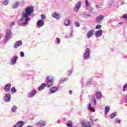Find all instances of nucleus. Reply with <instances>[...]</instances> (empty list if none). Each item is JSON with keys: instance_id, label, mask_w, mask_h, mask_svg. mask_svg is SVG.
Listing matches in <instances>:
<instances>
[{"instance_id": "nucleus-1", "label": "nucleus", "mask_w": 127, "mask_h": 127, "mask_svg": "<svg viewBox=\"0 0 127 127\" xmlns=\"http://www.w3.org/2000/svg\"><path fill=\"white\" fill-rule=\"evenodd\" d=\"M34 8L32 6L27 7L25 12L22 14V18L19 21L18 24L21 26H25L27 24V22L30 21V18L28 16L31 15V13H33Z\"/></svg>"}, {"instance_id": "nucleus-2", "label": "nucleus", "mask_w": 127, "mask_h": 127, "mask_svg": "<svg viewBox=\"0 0 127 127\" xmlns=\"http://www.w3.org/2000/svg\"><path fill=\"white\" fill-rule=\"evenodd\" d=\"M12 35V34H11V31L10 29H7L6 32V36L5 37V39L4 40V42L5 43L8 39H10L11 38V36Z\"/></svg>"}, {"instance_id": "nucleus-3", "label": "nucleus", "mask_w": 127, "mask_h": 127, "mask_svg": "<svg viewBox=\"0 0 127 127\" xmlns=\"http://www.w3.org/2000/svg\"><path fill=\"white\" fill-rule=\"evenodd\" d=\"M47 85L48 87H51L53 85V77L51 76H48L47 77Z\"/></svg>"}, {"instance_id": "nucleus-4", "label": "nucleus", "mask_w": 127, "mask_h": 127, "mask_svg": "<svg viewBox=\"0 0 127 127\" xmlns=\"http://www.w3.org/2000/svg\"><path fill=\"white\" fill-rule=\"evenodd\" d=\"M89 56H90V49L87 48L84 54V57L85 59H87L89 58Z\"/></svg>"}, {"instance_id": "nucleus-5", "label": "nucleus", "mask_w": 127, "mask_h": 127, "mask_svg": "<svg viewBox=\"0 0 127 127\" xmlns=\"http://www.w3.org/2000/svg\"><path fill=\"white\" fill-rule=\"evenodd\" d=\"M37 126H38V127H44L46 125V123H45V121H42V120H41L40 122L37 123L36 124Z\"/></svg>"}, {"instance_id": "nucleus-6", "label": "nucleus", "mask_w": 127, "mask_h": 127, "mask_svg": "<svg viewBox=\"0 0 127 127\" xmlns=\"http://www.w3.org/2000/svg\"><path fill=\"white\" fill-rule=\"evenodd\" d=\"M37 26L42 27V26H43V25H44V21H43L42 20H38L37 22Z\"/></svg>"}, {"instance_id": "nucleus-7", "label": "nucleus", "mask_w": 127, "mask_h": 127, "mask_svg": "<svg viewBox=\"0 0 127 127\" xmlns=\"http://www.w3.org/2000/svg\"><path fill=\"white\" fill-rule=\"evenodd\" d=\"M94 30H90L87 34V38H90V37H92V35L94 34Z\"/></svg>"}, {"instance_id": "nucleus-8", "label": "nucleus", "mask_w": 127, "mask_h": 127, "mask_svg": "<svg viewBox=\"0 0 127 127\" xmlns=\"http://www.w3.org/2000/svg\"><path fill=\"white\" fill-rule=\"evenodd\" d=\"M10 87H11V85L10 84H6L4 87V90L6 92H9L10 91Z\"/></svg>"}, {"instance_id": "nucleus-9", "label": "nucleus", "mask_w": 127, "mask_h": 127, "mask_svg": "<svg viewBox=\"0 0 127 127\" xmlns=\"http://www.w3.org/2000/svg\"><path fill=\"white\" fill-rule=\"evenodd\" d=\"M52 15L53 17H55V18H56V19H59V18H60V14H59L56 12H54L52 14Z\"/></svg>"}, {"instance_id": "nucleus-10", "label": "nucleus", "mask_w": 127, "mask_h": 127, "mask_svg": "<svg viewBox=\"0 0 127 127\" xmlns=\"http://www.w3.org/2000/svg\"><path fill=\"white\" fill-rule=\"evenodd\" d=\"M22 45V42L21 41H17L15 43V45L14 46V48H17L19 46Z\"/></svg>"}, {"instance_id": "nucleus-11", "label": "nucleus", "mask_w": 127, "mask_h": 127, "mask_svg": "<svg viewBox=\"0 0 127 127\" xmlns=\"http://www.w3.org/2000/svg\"><path fill=\"white\" fill-rule=\"evenodd\" d=\"M23 121H19L13 127H22L23 126Z\"/></svg>"}, {"instance_id": "nucleus-12", "label": "nucleus", "mask_w": 127, "mask_h": 127, "mask_svg": "<svg viewBox=\"0 0 127 127\" xmlns=\"http://www.w3.org/2000/svg\"><path fill=\"white\" fill-rule=\"evenodd\" d=\"M81 7V2H78L76 5V7L75 8V11H79V8H80V7Z\"/></svg>"}, {"instance_id": "nucleus-13", "label": "nucleus", "mask_w": 127, "mask_h": 127, "mask_svg": "<svg viewBox=\"0 0 127 127\" xmlns=\"http://www.w3.org/2000/svg\"><path fill=\"white\" fill-rule=\"evenodd\" d=\"M102 32H103V31L102 30L97 31L95 33V35L96 37H100V36L102 35Z\"/></svg>"}, {"instance_id": "nucleus-14", "label": "nucleus", "mask_w": 127, "mask_h": 127, "mask_svg": "<svg viewBox=\"0 0 127 127\" xmlns=\"http://www.w3.org/2000/svg\"><path fill=\"white\" fill-rule=\"evenodd\" d=\"M5 102H9L10 101V95L8 94H6L4 98Z\"/></svg>"}, {"instance_id": "nucleus-15", "label": "nucleus", "mask_w": 127, "mask_h": 127, "mask_svg": "<svg viewBox=\"0 0 127 127\" xmlns=\"http://www.w3.org/2000/svg\"><path fill=\"white\" fill-rule=\"evenodd\" d=\"M16 60H17V57L14 56L11 59V64L13 65L16 62Z\"/></svg>"}, {"instance_id": "nucleus-16", "label": "nucleus", "mask_w": 127, "mask_h": 127, "mask_svg": "<svg viewBox=\"0 0 127 127\" xmlns=\"http://www.w3.org/2000/svg\"><path fill=\"white\" fill-rule=\"evenodd\" d=\"M81 125H83L82 127H91V125H90V123H85V122H82L81 123Z\"/></svg>"}, {"instance_id": "nucleus-17", "label": "nucleus", "mask_w": 127, "mask_h": 127, "mask_svg": "<svg viewBox=\"0 0 127 127\" xmlns=\"http://www.w3.org/2000/svg\"><path fill=\"white\" fill-rule=\"evenodd\" d=\"M103 18H104V16H103V15H100L97 18L96 20L97 22H101Z\"/></svg>"}, {"instance_id": "nucleus-18", "label": "nucleus", "mask_w": 127, "mask_h": 127, "mask_svg": "<svg viewBox=\"0 0 127 127\" xmlns=\"http://www.w3.org/2000/svg\"><path fill=\"white\" fill-rule=\"evenodd\" d=\"M35 93H36V91L35 90H33L31 92H30L28 94L29 98H31V97H33V96L35 95Z\"/></svg>"}, {"instance_id": "nucleus-19", "label": "nucleus", "mask_w": 127, "mask_h": 127, "mask_svg": "<svg viewBox=\"0 0 127 127\" xmlns=\"http://www.w3.org/2000/svg\"><path fill=\"white\" fill-rule=\"evenodd\" d=\"M57 90L58 89L57 87H53L50 90V94H53V93H55Z\"/></svg>"}, {"instance_id": "nucleus-20", "label": "nucleus", "mask_w": 127, "mask_h": 127, "mask_svg": "<svg viewBox=\"0 0 127 127\" xmlns=\"http://www.w3.org/2000/svg\"><path fill=\"white\" fill-rule=\"evenodd\" d=\"M45 87H46V83H43L39 87V91H41L42 90H43L45 88Z\"/></svg>"}, {"instance_id": "nucleus-21", "label": "nucleus", "mask_w": 127, "mask_h": 127, "mask_svg": "<svg viewBox=\"0 0 127 127\" xmlns=\"http://www.w3.org/2000/svg\"><path fill=\"white\" fill-rule=\"evenodd\" d=\"M96 99H101V98H102V93H101V92H97L96 93Z\"/></svg>"}, {"instance_id": "nucleus-22", "label": "nucleus", "mask_w": 127, "mask_h": 127, "mask_svg": "<svg viewBox=\"0 0 127 127\" xmlns=\"http://www.w3.org/2000/svg\"><path fill=\"white\" fill-rule=\"evenodd\" d=\"M88 110H90V111H92V112H95L96 110L95 109L93 108L92 107V106L91 105V103H89L88 106Z\"/></svg>"}, {"instance_id": "nucleus-23", "label": "nucleus", "mask_w": 127, "mask_h": 127, "mask_svg": "<svg viewBox=\"0 0 127 127\" xmlns=\"http://www.w3.org/2000/svg\"><path fill=\"white\" fill-rule=\"evenodd\" d=\"M70 24V21L69 20H65L64 21V25L68 26Z\"/></svg>"}, {"instance_id": "nucleus-24", "label": "nucleus", "mask_w": 127, "mask_h": 127, "mask_svg": "<svg viewBox=\"0 0 127 127\" xmlns=\"http://www.w3.org/2000/svg\"><path fill=\"white\" fill-rule=\"evenodd\" d=\"M109 111H110V107H106L105 108V110L106 115H107V114H108V113H109Z\"/></svg>"}, {"instance_id": "nucleus-25", "label": "nucleus", "mask_w": 127, "mask_h": 127, "mask_svg": "<svg viewBox=\"0 0 127 127\" xmlns=\"http://www.w3.org/2000/svg\"><path fill=\"white\" fill-rule=\"evenodd\" d=\"M116 116H117V113L114 112L110 115V117L112 119H114Z\"/></svg>"}, {"instance_id": "nucleus-26", "label": "nucleus", "mask_w": 127, "mask_h": 127, "mask_svg": "<svg viewBox=\"0 0 127 127\" xmlns=\"http://www.w3.org/2000/svg\"><path fill=\"white\" fill-rule=\"evenodd\" d=\"M18 5H19V3H16L15 4L13 5L12 7L13 8H16V7L18 6Z\"/></svg>"}, {"instance_id": "nucleus-27", "label": "nucleus", "mask_w": 127, "mask_h": 127, "mask_svg": "<svg viewBox=\"0 0 127 127\" xmlns=\"http://www.w3.org/2000/svg\"><path fill=\"white\" fill-rule=\"evenodd\" d=\"M17 107L15 106H14L12 108V112H14L16 111Z\"/></svg>"}, {"instance_id": "nucleus-28", "label": "nucleus", "mask_w": 127, "mask_h": 127, "mask_svg": "<svg viewBox=\"0 0 127 127\" xmlns=\"http://www.w3.org/2000/svg\"><path fill=\"white\" fill-rule=\"evenodd\" d=\"M126 89H127V83L125 84L123 86V91L125 92Z\"/></svg>"}, {"instance_id": "nucleus-29", "label": "nucleus", "mask_w": 127, "mask_h": 127, "mask_svg": "<svg viewBox=\"0 0 127 127\" xmlns=\"http://www.w3.org/2000/svg\"><path fill=\"white\" fill-rule=\"evenodd\" d=\"M11 92L12 93H15L16 92V90L15 89V88L12 87L11 89Z\"/></svg>"}, {"instance_id": "nucleus-30", "label": "nucleus", "mask_w": 127, "mask_h": 127, "mask_svg": "<svg viewBox=\"0 0 127 127\" xmlns=\"http://www.w3.org/2000/svg\"><path fill=\"white\" fill-rule=\"evenodd\" d=\"M89 1H88V0H85V5L87 7V6H89Z\"/></svg>"}, {"instance_id": "nucleus-31", "label": "nucleus", "mask_w": 127, "mask_h": 127, "mask_svg": "<svg viewBox=\"0 0 127 127\" xmlns=\"http://www.w3.org/2000/svg\"><path fill=\"white\" fill-rule=\"evenodd\" d=\"M8 3V0H5L3 2V4L6 5Z\"/></svg>"}, {"instance_id": "nucleus-32", "label": "nucleus", "mask_w": 127, "mask_h": 127, "mask_svg": "<svg viewBox=\"0 0 127 127\" xmlns=\"http://www.w3.org/2000/svg\"><path fill=\"white\" fill-rule=\"evenodd\" d=\"M89 16H91V15L90 14H83V17H89Z\"/></svg>"}, {"instance_id": "nucleus-33", "label": "nucleus", "mask_w": 127, "mask_h": 127, "mask_svg": "<svg viewBox=\"0 0 127 127\" xmlns=\"http://www.w3.org/2000/svg\"><path fill=\"white\" fill-rule=\"evenodd\" d=\"M75 25L76 27H79V26H80V23H79L78 22H75Z\"/></svg>"}, {"instance_id": "nucleus-34", "label": "nucleus", "mask_w": 127, "mask_h": 127, "mask_svg": "<svg viewBox=\"0 0 127 127\" xmlns=\"http://www.w3.org/2000/svg\"><path fill=\"white\" fill-rule=\"evenodd\" d=\"M57 40V43H58V44H59V43H60V39L59 38H57L56 39Z\"/></svg>"}, {"instance_id": "nucleus-35", "label": "nucleus", "mask_w": 127, "mask_h": 127, "mask_svg": "<svg viewBox=\"0 0 127 127\" xmlns=\"http://www.w3.org/2000/svg\"><path fill=\"white\" fill-rule=\"evenodd\" d=\"M46 16L45 15L42 14L41 15V18L42 19H45Z\"/></svg>"}, {"instance_id": "nucleus-36", "label": "nucleus", "mask_w": 127, "mask_h": 127, "mask_svg": "<svg viewBox=\"0 0 127 127\" xmlns=\"http://www.w3.org/2000/svg\"><path fill=\"white\" fill-rule=\"evenodd\" d=\"M101 25H97L96 26V29H100V28H101Z\"/></svg>"}, {"instance_id": "nucleus-37", "label": "nucleus", "mask_w": 127, "mask_h": 127, "mask_svg": "<svg viewBox=\"0 0 127 127\" xmlns=\"http://www.w3.org/2000/svg\"><path fill=\"white\" fill-rule=\"evenodd\" d=\"M91 84H92V80H90L89 81H88L86 83V85H87V86H89V85H91Z\"/></svg>"}, {"instance_id": "nucleus-38", "label": "nucleus", "mask_w": 127, "mask_h": 127, "mask_svg": "<svg viewBox=\"0 0 127 127\" xmlns=\"http://www.w3.org/2000/svg\"><path fill=\"white\" fill-rule=\"evenodd\" d=\"M64 81H66V79L64 78V79H62L60 81V83L61 84H62V83H63V82H64Z\"/></svg>"}, {"instance_id": "nucleus-39", "label": "nucleus", "mask_w": 127, "mask_h": 127, "mask_svg": "<svg viewBox=\"0 0 127 127\" xmlns=\"http://www.w3.org/2000/svg\"><path fill=\"white\" fill-rule=\"evenodd\" d=\"M67 126L68 127H72V124L71 123H69L67 124Z\"/></svg>"}, {"instance_id": "nucleus-40", "label": "nucleus", "mask_w": 127, "mask_h": 127, "mask_svg": "<svg viewBox=\"0 0 127 127\" xmlns=\"http://www.w3.org/2000/svg\"><path fill=\"white\" fill-rule=\"evenodd\" d=\"M20 56L21 57H24V53L23 52H21Z\"/></svg>"}, {"instance_id": "nucleus-41", "label": "nucleus", "mask_w": 127, "mask_h": 127, "mask_svg": "<svg viewBox=\"0 0 127 127\" xmlns=\"http://www.w3.org/2000/svg\"><path fill=\"white\" fill-rule=\"evenodd\" d=\"M93 99L94 100V105H96V99H95L94 97H93Z\"/></svg>"}, {"instance_id": "nucleus-42", "label": "nucleus", "mask_w": 127, "mask_h": 127, "mask_svg": "<svg viewBox=\"0 0 127 127\" xmlns=\"http://www.w3.org/2000/svg\"><path fill=\"white\" fill-rule=\"evenodd\" d=\"M14 25V22H12L10 24V26H13Z\"/></svg>"}, {"instance_id": "nucleus-43", "label": "nucleus", "mask_w": 127, "mask_h": 127, "mask_svg": "<svg viewBox=\"0 0 127 127\" xmlns=\"http://www.w3.org/2000/svg\"><path fill=\"white\" fill-rule=\"evenodd\" d=\"M1 37H2V34H0V39L1 38Z\"/></svg>"}, {"instance_id": "nucleus-44", "label": "nucleus", "mask_w": 127, "mask_h": 127, "mask_svg": "<svg viewBox=\"0 0 127 127\" xmlns=\"http://www.w3.org/2000/svg\"><path fill=\"white\" fill-rule=\"evenodd\" d=\"M69 94H72V90L69 91Z\"/></svg>"}, {"instance_id": "nucleus-45", "label": "nucleus", "mask_w": 127, "mask_h": 127, "mask_svg": "<svg viewBox=\"0 0 127 127\" xmlns=\"http://www.w3.org/2000/svg\"><path fill=\"white\" fill-rule=\"evenodd\" d=\"M117 123H118V124H120V123H121V120H118L117 121Z\"/></svg>"}, {"instance_id": "nucleus-46", "label": "nucleus", "mask_w": 127, "mask_h": 127, "mask_svg": "<svg viewBox=\"0 0 127 127\" xmlns=\"http://www.w3.org/2000/svg\"><path fill=\"white\" fill-rule=\"evenodd\" d=\"M125 4V2H123L121 3V5H123V4Z\"/></svg>"}, {"instance_id": "nucleus-47", "label": "nucleus", "mask_w": 127, "mask_h": 127, "mask_svg": "<svg viewBox=\"0 0 127 127\" xmlns=\"http://www.w3.org/2000/svg\"><path fill=\"white\" fill-rule=\"evenodd\" d=\"M90 121H91V122H94V121H93V119L90 118Z\"/></svg>"}, {"instance_id": "nucleus-48", "label": "nucleus", "mask_w": 127, "mask_h": 127, "mask_svg": "<svg viewBox=\"0 0 127 127\" xmlns=\"http://www.w3.org/2000/svg\"><path fill=\"white\" fill-rule=\"evenodd\" d=\"M68 73H69V74H71V73H72V71H68Z\"/></svg>"}, {"instance_id": "nucleus-49", "label": "nucleus", "mask_w": 127, "mask_h": 127, "mask_svg": "<svg viewBox=\"0 0 127 127\" xmlns=\"http://www.w3.org/2000/svg\"><path fill=\"white\" fill-rule=\"evenodd\" d=\"M96 8H98V7H99V6L98 5H96Z\"/></svg>"}, {"instance_id": "nucleus-50", "label": "nucleus", "mask_w": 127, "mask_h": 127, "mask_svg": "<svg viewBox=\"0 0 127 127\" xmlns=\"http://www.w3.org/2000/svg\"><path fill=\"white\" fill-rule=\"evenodd\" d=\"M115 121V123H118V120L117 119H116Z\"/></svg>"}, {"instance_id": "nucleus-51", "label": "nucleus", "mask_w": 127, "mask_h": 127, "mask_svg": "<svg viewBox=\"0 0 127 127\" xmlns=\"http://www.w3.org/2000/svg\"><path fill=\"white\" fill-rule=\"evenodd\" d=\"M123 23H124V22H120L119 23V24H123Z\"/></svg>"}, {"instance_id": "nucleus-52", "label": "nucleus", "mask_w": 127, "mask_h": 127, "mask_svg": "<svg viewBox=\"0 0 127 127\" xmlns=\"http://www.w3.org/2000/svg\"><path fill=\"white\" fill-rule=\"evenodd\" d=\"M58 124H59V123H60V120H59V121H58Z\"/></svg>"}, {"instance_id": "nucleus-53", "label": "nucleus", "mask_w": 127, "mask_h": 127, "mask_svg": "<svg viewBox=\"0 0 127 127\" xmlns=\"http://www.w3.org/2000/svg\"><path fill=\"white\" fill-rule=\"evenodd\" d=\"M64 120L65 121V119H64Z\"/></svg>"}]
</instances>
